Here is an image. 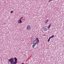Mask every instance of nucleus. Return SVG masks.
<instances>
[{"label": "nucleus", "mask_w": 64, "mask_h": 64, "mask_svg": "<svg viewBox=\"0 0 64 64\" xmlns=\"http://www.w3.org/2000/svg\"><path fill=\"white\" fill-rule=\"evenodd\" d=\"M14 59V58L12 57L9 59L8 62V64H10H10H16L17 63V58L15 57Z\"/></svg>", "instance_id": "1"}, {"label": "nucleus", "mask_w": 64, "mask_h": 64, "mask_svg": "<svg viewBox=\"0 0 64 64\" xmlns=\"http://www.w3.org/2000/svg\"><path fill=\"white\" fill-rule=\"evenodd\" d=\"M37 40H35L33 41V44L32 46V48H34L35 46H36V45L37 44Z\"/></svg>", "instance_id": "2"}, {"label": "nucleus", "mask_w": 64, "mask_h": 64, "mask_svg": "<svg viewBox=\"0 0 64 64\" xmlns=\"http://www.w3.org/2000/svg\"><path fill=\"white\" fill-rule=\"evenodd\" d=\"M26 29L28 30H31V26H30L28 25L26 27Z\"/></svg>", "instance_id": "3"}, {"label": "nucleus", "mask_w": 64, "mask_h": 64, "mask_svg": "<svg viewBox=\"0 0 64 64\" xmlns=\"http://www.w3.org/2000/svg\"><path fill=\"white\" fill-rule=\"evenodd\" d=\"M18 23H21L22 22V21L21 19H20L19 20H18Z\"/></svg>", "instance_id": "4"}, {"label": "nucleus", "mask_w": 64, "mask_h": 64, "mask_svg": "<svg viewBox=\"0 0 64 64\" xmlns=\"http://www.w3.org/2000/svg\"><path fill=\"white\" fill-rule=\"evenodd\" d=\"M36 40L37 42H39V39L38 38H36Z\"/></svg>", "instance_id": "5"}, {"label": "nucleus", "mask_w": 64, "mask_h": 64, "mask_svg": "<svg viewBox=\"0 0 64 64\" xmlns=\"http://www.w3.org/2000/svg\"><path fill=\"white\" fill-rule=\"evenodd\" d=\"M44 31H47V28H46L44 27Z\"/></svg>", "instance_id": "6"}, {"label": "nucleus", "mask_w": 64, "mask_h": 64, "mask_svg": "<svg viewBox=\"0 0 64 64\" xmlns=\"http://www.w3.org/2000/svg\"><path fill=\"white\" fill-rule=\"evenodd\" d=\"M50 27H51V24H50L49 25L48 27L47 28H48V29H49V28H50Z\"/></svg>", "instance_id": "7"}, {"label": "nucleus", "mask_w": 64, "mask_h": 64, "mask_svg": "<svg viewBox=\"0 0 64 64\" xmlns=\"http://www.w3.org/2000/svg\"><path fill=\"white\" fill-rule=\"evenodd\" d=\"M48 22V20L47 19V20H46V24H47V23Z\"/></svg>", "instance_id": "8"}, {"label": "nucleus", "mask_w": 64, "mask_h": 64, "mask_svg": "<svg viewBox=\"0 0 64 64\" xmlns=\"http://www.w3.org/2000/svg\"><path fill=\"white\" fill-rule=\"evenodd\" d=\"M50 39H51V38L50 37L49 38L48 40V42H49V41H50Z\"/></svg>", "instance_id": "9"}, {"label": "nucleus", "mask_w": 64, "mask_h": 64, "mask_svg": "<svg viewBox=\"0 0 64 64\" xmlns=\"http://www.w3.org/2000/svg\"><path fill=\"white\" fill-rule=\"evenodd\" d=\"M54 36V35H52V36H50V37L51 38H53Z\"/></svg>", "instance_id": "10"}, {"label": "nucleus", "mask_w": 64, "mask_h": 64, "mask_svg": "<svg viewBox=\"0 0 64 64\" xmlns=\"http://www.w3.org/2000/svg\"><path fill=\"white\" fill-rule=\"evenodd\" d=\"M53 0H49L48 1V2H50L51 1H53Z\"/></svg>", "instance_id": "11"}, {"label": "nucleus", "mask_w": 64, "mask_h": 64, "mask_svg": "<svg viewBox=\"0 0 64 64\" xmlns=\"http://www.w3.org/2000/svg\"><path fill=\"white\" fill-rule=\"evenodd\" d=\"M13 11L12 10L10 12V13L12 14V13H13Z\"/></svg>", "instance_id": "12"}, {"label": "nucleus", "mask_w": 64, "mask_h": 64, "mask_svg": "<svg viewBox=\"0 0 64 64\" xmlns=\"http://www.w3.org/2000/svg\"><path fill=\"white\" fill-rule=\"evenodd\" d=\"M23 18V17H21V18H20V19H21V20L22 19V18Z\"/></svg>", "instance_id": "13"}]
</instances>
